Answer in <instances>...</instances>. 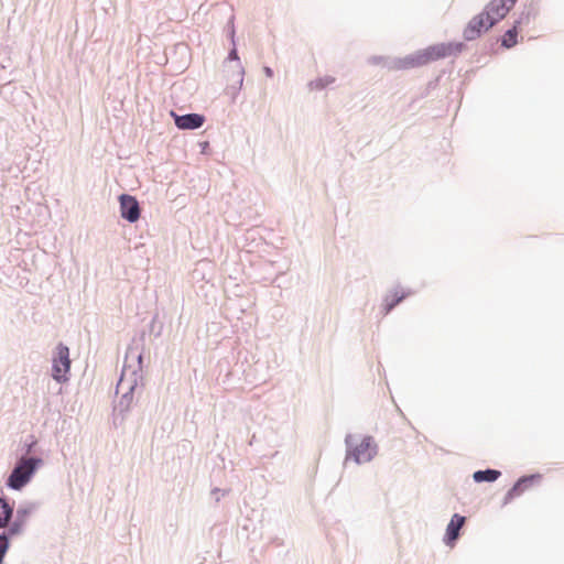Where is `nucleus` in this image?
I'll list each match as a JSON object with an SVG mask.
<instances>
[{
    "instance_id": "obj_13",
    "label": "nucleus",
    "mask_w": 564,
    "mask_h": 564,
    "mask_svg": "<svg viewBox=\"0 0 564 564\" xmlns=\"http://www.w3.org/2000/svg\"><path fill=\"white\" fill-rule=\"evenodd\" d=\"M500 471L495 469L478 470L474 474V480L476 482L481 481H495L499 478Z\"/></svg>"
},
{
    "instance_id": "obj_24",
    "label": "nucleus",
    "mask_w": 564,
    "mask_h": 564,
    "mask_svg": "<svg viewBox=\"0 0 564 564\" xmlns=\"http://www.w3.org/2000/svg\"><path fill=\"white\" fill-rule=\"evenodd\" d=\"M212 495H213V496H220V489H219V488H214V489L212 490Z\"/></svg>"
},
{
    "instance_id": "obj_15",
    "label": "nucleus",
    "mask_w": 564,
    "mask_h": 564,
    "mask_svg": "<svg viewBox=\"0 0 564 564\" xmlns=\"http://www.w3.org/2000/svg\"><path fill=\"white\" fill-rule=\"evenodd\" d=\"M518 30L517 25L512 29L508 30L502 37V45L507 48H510L517 44Z\"/></svg>"
},
{
    "instance_id": "obj_23",
    "label": "nucleus",
    "mask_w": 564,
    "mask_h": 564,
    "mask_svg": "<svg viewBox=\"0 0 564 564\" xmlns=\"http://www.w3.org/2000/svg\"><path fill=\"white\" fill-rule=\"evenodd\" d=\"M155 319H156V316H154L152 322H151V325H150V330L151 332H154V329H155Z\"/></svg>"
},
{
    "instance_id": "obj_4",
    "label": "nucleus",
    "mask_w": 564,
    "mask_h": 564,
    "mask_svg": "<svg viewBox=\"0 0 564 564\" xmlns=\"http://www.w3.org/2000/svg\"><path fill=\"white\" fill-rule=\"evenodd\" d=\"M69 370V348L63 343H59L56 346V351L53 357L52 377L58 383L66 382L68 380Z\"/></svg>"
},
{
    "instance_id": "obj_11",
    "label": "nucleus",
    "mask_w": 564,
    "mask_h": 564,
    "mask_svg": "<svg viewBox=\"0 0 564 564\" xmlns=\"http://www.w3.org/2000/svg\"><path fill=\"white\" fill-rule=\"evenodd\" d=\"M14 505L10 503L6 496L0 497V529H3L12 520Z\"/></svg>"
},
{
    "instance_id": "obj_21",
    "label": "nucleus",
    "mask_w": 564,
    "mask_h": 564,
    "mask_svg": "<svg viewBox=\"0 0 564 564\" xmlns=\"http://www.w3.org/2000/svg\"><path fill=\"white\" fill-rule=\"evenodd\" d=\"M142 360H143L142 354L141 352L137 354V361H138L139 370H141V368H142Z\"/></svg>"
},
{
    "instance_id": "obj_9",
    "label": "nucleus",
    "mask_w": 564,
    "mask_h": 564,
    "mask_svg": "<svg viewBox=\"0 0 564 564\" xmlns=\"http://www.w3.org/2000/svg\"><path fill=\"white\" fill-rule=\"evenodd\" d=\"M465 523V517L454 514L446 529L445 542L452 544L459 535V530Z\"/></svg>"
},
{
    "instance_id": "obj_18",
    "label": "nucleus",
    "mask_w": 564,
    "mask_h": 564,
    "mask_svg": "<svg viewBox=\"0 0 564 564\" xmlns=\"http://www.w3.org/2000/svg\"><path fill=\"white\" fill-rule=\"evenodd\" d=\"M126 376H127V370H126V368H124V369L122 370L121 378H120V380H119V382H118V384H117V390L123 387V384H124V382H126V380H124V377H126Z\"/></svg>"
},
{
    "instance_id": "obj_27",
    "label": "nucleus",
    "mask_w": 564,
    "mask_h": 564,
    "mask_svg": "<svg viewBox=\"0 0 564 564\" xmlns=\"http://www.w3.org/2000/svg\"><path fill=\"white\" fill-rule=\"evenodd\" d=\"M0 564H4V563H0Z\"/></svg>"
},
{
    "instance_id": "obj_7",
    "label": "nucleus",
    "mask_w": 564,
    "mask_h": 564,
    "mask_svg": "<svg viewBox=\"0 0 564 564\" xmlns=\"http://www.w3.org/2000/svg\"><path fill=\"white\" fill-rule=\"evenodd\" d=\"M376 455V446L370 437H365L347 455V459L352 458L357 464L367 463Z\"/></svg>"
},
{
    "instance_id": "obj_5",
    "label": "nucleus",
    "mask_w": 564,
    "mask_h": 564,
    "mask_svg": "<svg viewBox=\"0 0 564 564\" xmlns=\"http://www.w3.org/2000/svg\"><path fill=\"white\" fill-rule=\"evenodd\" d=\"M131 377L132 379L127 382V391L123 392L121 398L118 402L113 405V421L117 423V420L120 417V422H122L126 417V414L129 412L133 398L134 392L138 389V370L133 369L131 370Z\"/></svg>"
},
{
    "instance_id": "obj_16",
    "label": "nucleus",
    "mask_w": 564,
    "mask_h": 564,
    "mask_svg": "<svg viewBox=\"0 0 564 564\" xmlns=\"http://www.w3.org/2000/svg\"><path fill=\"white\" fill-rule=\"evenodd\" d=\"M10 547L7 533H0V563H4V557Z\"/></svg>"
},
{
    "instance_id": "obj_1",
    "label": "nucleus",
    "mask_w": 564,
    "mask_h": 564,
    "mask_svg": "<svg viewBox=\"0 0 564 564\" xmlns=\"http://www.w3.org/2000/svg\"><path fill=\"white\" fill-rule=\"evenodd\" d=\"M516 2L517 0H491L485 10L469 22L464 32L465 39L471 41L488 31L508 14Z\"/></svg>"
},
{
    "instance_id": "obj_14",
    "label": "nucleus",
    "mask_w": 564,
    "mask_h": 564,
    "mask_svg": "<svg viewBox=\"0 0 564 564\" xmlns=\"http://www.w3.org/2000/svg\"><path fill=\"white\" fill-rule=\"evenodd\" d=\"M8 530L3 531L2 533H7L8 539L10 540L12 536L18 535L22 533L23 528L25 525L24 522L20 521L19 519L14 518V520L8 523Z\"/></svg>"
},
{
    "instance_id": "obj_12",
    "label": "nucleus",
    "mask_w": 564,
    "mask_h": 564,
    "mask_svg": "<svg viewBox=\"0 0 564 564\" xmlns=\"http://www.w3.org/2000/svg\"><path fill=\"white\" fill-rule=\"evenodd\" d=\"M39 508L40 502L37 501H24L18 507L15 511V518L26 523L28 518L31 514H33Z\"/></svg>"
},
{
    "instance_id": "obj_20",
    "label": "nucleus",
    "mask_w": 564,
    "mask_h": 564,
    "mask_svg": "<svg viewBox=\"0 0 564 564\" xmlns=\"http://www.w3.org/2000/svg\"><path fill=\"white\" fill-rule=\"evenodd\" d=\"M209 144H210V143H198V145H199V148H200V153H202V154H207V151H208Z\"/></svg>"
},
{
    "instance_id": "obj_2",
    "label": "nucleus",
    "mask_w": 564,
    "mask_h": 564,
    "mask_svg": "<svg viewBox=\"0 0 564 564\" xmlns=\"http://www.w3.org/2000/svg\"><path fill=\"white\" fill-rule=\"evenodd\" d=\"M463 43H438L421 50L398 63V68L417 67L431 62L457 55L463 51Z\"/></svg>"
},
{
    "instance_id": "obj_17",
    "label": "nucleus",
    "mask_w": 564,
    "mask_h": 564,
    "mask_svg": "<svg viewBox=\"0 0 564 564\" xmlns=\"http://www.w3.org/2000/svg\"><path fill=\"white\" fill-rule=\"evenodd\" d=\"M28 438L30 440V442L26 441L24 443L25 453L23 455L31 456L30 454L34 451V447H35L37 441L35 440V437L33 435H30Z\"/></svg>"
},
{
    "instance_id": "obj_10",
    "label": "nucleus",
    "mask_w": 564,
    "mask_h": 564,
    "mask_svg": "<svg viewBox=\"0 0 564 564\" xmlns=\"http://www.w3.org/2000/svg\"><path fill=\"white\" fill-rule=\"evenodd\" d=\"M535 479L534 476L520 478L514 486L507 492L505 497V503L510 502L516 497H519Z\"/></svg>"
},
{
    "instance_id": "obj_26",
    "label": "nucleus",
    "mask_w": 564,
    "mask_h": 564,
    "mask_svg": "<svg viewBox=\"0 0 564 564\" xmlns=\"http://www.w3.org/2000/svg\"><path fill=\"white\" fill-rule=\"evenodd\" d=\"M215 500L218 502L220 500L219 496H215Z\"/></svg>"
},
{
    "instance_id": "obj_8",
    "label": "nucleus",
    "mask_w": 564,
    "mask_h": 564,
    "mask_svg": "<svg viewBox=\"0 0 564 564\" xmlns=\"http://www.w3.org/2000/svg\"><path fill=\"white\" fill-rule=\"evenodd\" d=\"M172 116L175 118V124L177 128L183 130H192L197 129L203 126L205 118L198 113H188L184 116H176L172 112Z\"/></svg>"
},
{
    "instance_id": "obj_25",
    "label": "nucleus",
    "mask_w": 564,
    "mask_h": 564,
    "mask_svg": "<svg viewBox=\"0 0 564 564\" xmlns=\"http://www.w3.org/2000/svg\"><path fill=\"white\" fill-rule=\"evenodd\" d=\"M161 335V327L159 328V330L155 333V336H160Z\"/></svg>"
},
{
    "instance_id": "obj_6",
    "label": "nucleus",
    "mask_w": 564,
    "mask_h": 564,
    "mask_svg": "<svg viewBox=\"0 0 564 564\" xmlns=\"http://www.w3.org/2000/svg\"><path fill=\"white\" fill-rule=\"evenodd\" d=\"M118 199L120 205V216L131 224L138 221L141 215V208L138 199L126 193L121 194Z\"/></svg>"
},
{
    "instance_id": "obj_3",
    "label": "nucleus",
    "mask_w": 564,
    "mask_h": 564,
    "mask_svg": "<svg viewBox=\"0 0 564 564\" xmlns=\"http://www.w3.org/2000/svg\"><path fill=\"white\" fill-rule=\"evenodd\" d=\"M43 463L41 457L21 455L7 478V487L17 491L22 490L32 480Z\"/></svg>"
},
{
    "instance_id": "obj_19",
    "label": "nucleus",
    "mask_w": 564,
    "mask_h": 564,
    "mask_svg": "<svg viewBox=\"0 0 564 564\" xmlns=\"http://www.w3.org/2000/svg\"><path fill=\"white\" fill-rule=\"evenodd\" d=\"M404 297V295H400V296H397L389 305H388V308H387V312L390 311L395 304H398L402 299Z\"/></svg>"
},
{
    "instance_id": "obj_22",
    "label": "nucleus",
    "mask_w": 564,
    "mask_h": 564,
    "mask_svg": "<svg viewBox=\"0 0 564 564\" xmlns=\"http://www.w3.org/2000/svg\"><path fill=\"white\" fill-rule=\"evenodd\" d=\"M229 58L238 59L237 51L235 48L229 53Z\"/></svg>"
}]
</instances>
